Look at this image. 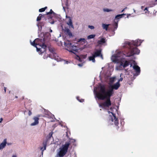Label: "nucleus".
I'll list each match as a JSON object with an SVG mask.
<instances>
[{
	"label": "nucleus",
	"mask_w": 157,
	"mask_h": 157,
	"mask_svg": "<svg viewBox=\"0 0 157 157\" xmlns=\"http://www.w3.org/2000/svg\"><path fill=\"white\" fill-rule=\"evenodd\" d=\"M123 53L121 51H117L116 54L112 56L111 59L113 62L117 63L116 69L118 70H120L122 67L124 68L130 65V67H132L133 63L134 65L133 66V68L135 71L136 75H139L140 73V67L137 65H136L135 62L134 60H131L130 61L124 60V56Z\"/></svg>",
	"instance_id": "nucleus-1"
},
{
	"label": "nucleus",
	"mask_w": 157,
	"mask_h": 157,
	"mask_svg": "<svg viewBox=\"0 0 157 157\" xmlns=\"http://www.w3.org/2000/svg\"><path fill=\"white\" fill-rule=\"evenodd\" d=\"M96 90L97 88H94V92L95 98L103 101L101 103H99V106L104 109L109 108L111 105L110 97L112 95L106 92V87L104 85L100 86L98 92Z\"/></svg>",
	"instance_id": "nucleus-2"
},
{
	"label": "nucleus",
	"mask_w": 157,
	"mask_h": 157,
	"mask_svg": "<svg viewBox=\"0 0 157 157\" xmlns=\"http://www.w3.org/2000/svg\"><path fill=\"white\" fill-rule=\"evenodd\" d=\"M46 36H48V38H50L51 36L50 34L48 33H45L43 34L44 36L43 39L36 38L33 42L30 41L31 44L36 47V51L40 54H41L45 51L47 46L45 44V40Z\"/></svg>",
	"instance_id": "nucleus-3"
},
{
	"label": "nucleus",
	"mask_w": 157,
	"mask_h": 157,
	"mask_svg": "<svg viewBox=\"0 0 157 157\" xmlns=\"http://www.w3.org/2000/svg\"><path fill=\"white\" fill-rule=\"evenodd\" d=\"M143 40L138 39L135 41L132 40L131 42L126 41L125 42L123 47L129 48V52L127 54L126 56L130 57L134 54L138 55L140 52V50L136 46L140 45L141 43Z\"/></svg>",
	"instance_id": "nucleus-4"
},
{
	"label": "nucleus",
	"mask_w": 157,
	"mask_h": 157,
	"mask_svg": "<svg viewBox=\"0 0 157 157\" xmlns=\"http://www.w3.org/2000/svg\"><path fill=\"white\" fill-rule=\"evenodd\" d=\"M69 141L66 142L64 144L60 147L58 151L57 154L55 157H63L67 153L69 147L71 142L74 143L75 142V139L69 138Z\"/></svg>",
	"instance_id": "nucleus-5"
},
{
	"label": "nucleus",
	"mask_w": 157,
	"mask_h": 157,
	"mask_svg": "<svg viewBox=\"0 0 157 157\" xmlns=\"http://www.w3.org/2000/svg\"><path fill=\"white\" fill-rule=\"evenodd\" d=\"M64 45L67 47V49L70 52H72L76 55V59L80 61H81L80 57L76 55V52L78 50V49L77 47L74 45H72V44L69 42H64Z\"/></svg>",
	"instance_id": "nucleus-6"
},
{
	"label": "nucleus",
	"mask_w": 157,
	"mask_h": 157,
	"mask_svg": "<svg viewBox=\"0 0 157 157\" xmlns=\"http://www.w3.org/2000/svg\"><path fill=\"white\" fill-rule=\"evenodd\" d=\"M109 114H111L109 115V117L108 123L110 125H115L117 126L118 124V120L115 115V114L113 113L112 112L110 111L108 112Z\"/></svg>",
	"instance_id": "nucleus-7"
},
{
	"label": "nucleus",
	"mask_w": 157,
	"mask_h": 157,
	"mask_svg": "<svg viewBox=\"0 0 157 157\" xmlns=\"http://www.w3.org/2000/svg\"><path fill=\"white\" fill-rule=\"evenodd\" d=\"M120 84L118 82H117L113 85L110 84L108 89L106 88V92L112 95L113 94V90H117L120 86Z\"/></svg>",
	"instance_id": "nucleus-8"
},
{
	"label": "nucleus",
	"mask_w": 157,
	"mask_h": 157,
	"mask_svg": "<svg viewBox=\"0 0 157 157\" xmlns=\"http://www.w3.org/2000/svg\"><path fill=\"white\" fill-rule=\"evenodd\" d=\"M49 51L51 53L49 55V57L52 59H54L58 62L60 61V58L58 56L57 54L55 52L53 48L48 47Z\"/></svg>",
	"instance_id": "nucleus-9"
},
{
	"label": "nucleus",
	"mask_w": 157,
	"mask_h": 157,
	"mask_svg": "<svg viewBox=\"0 0 157 157\" xmlns=\"http://www.w3.org/2000/svg\"><path fill=\"white\" fill-rule=\"evenodd\" d=\"M52 134L53 132H51L46 137V140H44L43 142V147H40V149L42 151V155L43 154V151H44L46 149V146L47 144V142L52 137Z\"/></svg>",
	"instance_id": "nucleus-10"
},
{
	"label": "nucleus",
	"mask_w": 157,
	"mask_h": 157,
	"mask_svg": "<svg viewBox=\"0 0 157 157\" xmlns=\"http://www.w3.org/2000/svg\"><path fill=\"white\" fill-rule=\"evenodd\" d=\"M101 49L96 50V51L94 52L93 55L96 57L98 56H100L102 59H103V57L102 55L101 54Z\"/></svg>",
	"instance_id": "nucleus-11"
},
{
	"label": "nucleus",
	"mask_w": 157,
	"mask_h": 157,
	"mask_svg": "<svg viewBox=\"0 0 157 157\" xmlns=\"http://www.w3.org/2000/svg\"><path fill=\"white\" fill-rule=\"evenodd\" d=\"M7 144V140L5 139L0 144V150H2L4 148Z\"/></svg>",
	"instance_id": "nucleus-12"
},
{
	"label": "nucleus",
	"mask_w": 157,
	"mask_h": 157,
	"mask_svg": "<svg viewBox=\"0 0 157 157\" xmlns=\"http://www.w3.org/2000/svg\"><path fill=\"white\" fill-rule=\"evenodd\" d=\"M34 122L32 123L30 125L31 126H35L38 124L39 118L37 117H34L33 118Z\"/></svg>",
	"instance_id": "nucleus-13"
},
{
	"label": "nucleus",
	"mask_w": 157,
	"mask_h": 157,
	"mask_svg": "<svg viewBox=\"0 0 157 157\" xmlns=\"http://www.w3.org/2000/svg\"><path fill=\"white\" fill-rule=\"evenodd\" d=\"M69 19L68 21L67 22V24L68 25L70 28H72L74 29V27L72 24V21L70 17H68Z\"/></svg>",
	"instance_id": "nucleus-14"
},
{
	"label": "nucleus",
	"mask_w": 157,
	"mask_h": 157,
	"mask_svg": "<svg viewBox=\"0 0 157 157\" xmlns=\"http://www.w3.org/2000/svg\"><path fill=\"white\" fill-rule=\"evenodd\" d=\"M65 32L70 37H71L72 36V34L71 32L70 31V29L68 28H65Z\"/></svg>",
	"instance_id": "nucleus-15"
},
{
	"label": "nucleus",
	"mask_w": 157,
	"mask_h": 157,
	"mask_svg": "<svg viewBox=\"0 0 157 157\" xmlns=\"http://www.w3.org/2000/svg\"><path fill=\"white\" fill-rule=\"evenodd\" d=\"M105 39L104 38H101L100 40L98 41V43L99 44H101L105 43Z\"/></svg>",
	"instance_id": "nucleus-16"
},
{
	"label": "nucleus",
	"mask_w": 157,
	"mask_h": 157,
	"mask_svg": "<svg viewBox=\"0 0 157 157\" xmlns=\"http://www.w3.org/2000/svg\"><path fill=\"white\" fill-rule=\"evenodd\" d=\"M110 25V24H106L103 23L102 24V26L103 29L107 31L108 30V28Z\"/></svg>",
	"instance_id": "nucleus-17"
},
{
	"label": "nucleus",
	"mask_w": 157,
	"mask_h": 157,
	"mask_svg": "<svg viewBox=\"0 0 157 157\" xmlns=\"http://www.w3.org/2000/svg\"><path fill=\"white\" fill-rule=\"evenodd\" d=\"M116 77L115 76L111 77L109 79V83L111 84H112L115 80Z\"/></svg>",
	"instance_id": "nucleus-18"
},
{
	"label": "nucleus",
	"mask_w": 157,
	"mask_h": 157,
	"mask_svg": "<svg viewBox=\"0 0 157 157\" xmlns=\"http://www.w3.org/2000/svg\"><path fill=\"white\" fill-rule=\"evenodd\" d=\"M44 24L43 23H41L40 24H38L37 26L38 28V31L40 32H41L42 29V27L43 26Z\"/></svg>",
	"instance_id": "nucleus-19"
},
{
	"label": "nucleus",
	"mask_w": 157,
	"mask_h": 157,
	"mask_svg": "<svg viewBox=\"0 0 157 157\" xmlns=\"http://www.w3.org/2000/svg\"><path fill=\"white\" fill-rule=\"evenodd\" d=\"M126 14L123 13L121 14H118L115 16V18L118 19L122 18L124 15H126Z\"/></svg>",
	"instance_id": "nucleus-20"
},
{
	"label": "nucleus",
	"mask_w": 157,
	"mask_h": 157,
	"mask_svg": "<svg viewBox=\"0 0 157 157\" xmlns=\"http://www.w3.org/2000/svg\"><path fill=\"white\" fill-rule=\"evenodd\" d=\"M95 58L94 56L93 55L92 56L89 57V59L90 61H92L94 63L95 62Z\"/></svg>",
	"instance_id": "nucleus-21"
},
{
	"label": "nucleus",
	"mask_w": 157,
	"mask_h": 157,
	"mask_svg": "<svg viewBox=\"0 0 157 157\" xmlns=\"http://www.w3.org/2000/svg\"><path fill=\"white\" fill-rule=\"evenodd\" d=\"M103 10L104 12H109L111 11H113L114 10L111 9H109L108 8H104L103 9Z\"/></svg>",
	"instance_id": "nucleus-22"
},
{
	"label": "nucleus",
	"mask_w": 157,
	"mask_h": 157,
	"mask_svg": "<svg viewBox=\"0 0 157 157\" xmlns=\"http://www.w3.org/2000/svg\"><path fill=\"white\" fill-rule=\"evenodd\" d=\"M95 36V35L91 34L88 36L87 37V38L88 40H89L91 39L94 38Z\"/></svg>",
	"instance_id": "nucleus-23"
},
{
	"label": "nucleus",
	"mask_w": 157,
	"mask_h": 157,
	"mask_svg": "<svg viewBox=\"0 0 157 157\" xmlns=\"http://www.w3.org/2000/svg\"><path fill=\"white\" fill-rule=\"evenodd\" d=\"M47 8V7H45L44 8H42L41 9H40L39 10V12H43Z\"/></svg>",
	"instance_id": "nucleus-24"
},
{
	"label": "nucleus",
	"mask_w": 157,
	"mask_h": 157,
	"mask_svg": "<svg viewBox=\"0 0 157 157\" xmlns=\"http://www.w3.org/2000/svg\"><path fill=\"white\" fill-rule=\"evenodd\" d=\"M42 15L41 14H39V16L37 17L36 19V21H40L41 19V17L42 16Z\"/></svg>",
	"instance_id": "nucleus-25"
},
{
	"label": "nucleus",
	"mask_w": 157,
	"mask_h": 157,
	"mask_svg": "<svg viewBox=\"0 0 157 157\" xmlns=\"http://www.w3.org/2000/svg\"><path fill=\"white\" fill-rule=\"evenodd\" d=\"M85 39L84 38H81L79 39L78 40V42H79L81 41L83 42L84 43H85Z\"/></svg>",
	"instance_id": "nucleus-26"
},
{
	"label": "nucleus",
	"mask_w": 157,
	"mask_h": 157,
	"mask_svg": "<svg viewBox=\"0 0 157 157\" xmlns=\"http://www.w3.org/2000/svg\"><path fill=\"white\" fill-rule=\"evenodd\" d=\"M114 30H116L117 28V27H118L117 23L116 22H115V23L114 24Z\"/></svg>",
	"instance_id": "nucleus-27"
},
{
	"label": "nucleus",
	"mask_w": 157,
	"mask_h": 157,
	"mask_svg": "<svg viewBox=\"0 0 157 157\" xmlns=\"http://www.w3.org/2000/svg\"><path fill=\"white\" fill-rule=\"evenodd\" d=\"M88 27L91 29H94V26L92 25H89L88 26Z\"/></svg>",
	"instance_id": "nucleus-28"
},
{
	"label": "nucleus",
	"mask_w": 157,
	"mask_h": 157,
	"mask_svg": "<svg viewBox=\"0 0 157 157\" xmlns=\"http://www.w3.org/2000/svg\"><path fill=\"white\" fill-rule=\"evenodd\" d=\"M79 97H77L76 98L80 102H82L84 100L82 99H81V100H80L79 99Z\"/></svg>",
	"instance_id": "nucleus-29"
},
{
	"label": "nucleus",
	"mask_w": 157,
	"mask_h": 157,
	"mask_svg": "<svg viewBox=\"0 0 157 157\" xmlns=\"http://www.w3.org/2000/svg\"><path fill=\"white\" fill-rule=\"evenodd\" d=\"M155 5V4L153 3L152 4H149L150 7H152Z\"/></svg>",
	"instance_id": "nucleus-30"
},
{
	"label": "nucleus",
	"mask_w": 157,
	"mask_h": 157,
	"mask_svg": "<svg viewBox=\"0 0 157 157\" xmlns=\"http://www.w3.org/2000/svg\"><path fill=\"white\" fill-rule=\"evenodd\" d=\"M53 13V11L52 10V9H51L50 11L49 12H48L47 13V14H51V13Z\"/></svg>",
	"instance_id": "nucleus-31"
},
{
	"label": "nucleus",
	"mask_w": 157,
	"mask_h": 157,
	"mask_svg": "<svg viewBox=\"0 0 157 157\" xmlns=\"http://www.w3.org/2000/svg\"><path fill=\"white\" fill-rule=\"evenodd\" d=\"M123 78H121L120 79H119L118 80V81L117 82H118L119 83L120 82L122 81L123 80Z\"/></svg>",
	"instance_id": "nucleus-32"
},
{
	"label": "nucleus",
	"mask_w": 157,
	"mask_h": 157,
	"mask_svg": "<svg viewBox=\"0 0 157 157\" xmlns=\"http://www.w3.org/2000/svg\"><path fill=\"white\" fill-rule=\"evenodd\" d=\"M28 113L29 116H30L32 114V113L30 110H29Z\"/></svg>",
	"instance_id": "nucleus-33"
},
{
	"label": "nucleus",
	"mask_w": 157,
	"mask_h": 157,
	"mask_svg": "<svg viewBox=\"0 0 157 157\" xmlns=\"http://www.w3.org/2000/svg\"><path fill=\"white\" fill-rule=\"evenodd\" d=\"M12 157H17V155L16 154H13Z\"/></svg>",
	"instance_id": "nucleus-34"
},
{
	"label": "nucleus",
	"mask_w": 157,
	"mask_h": 157,
	"mask_svg": "<svg viewBox=\"0 0 157 157\" xmlns=\"http://www.w3.org/2000/svg\"><path fill=\"white\" fill-rule=\"evenodd\" d=\"M144 11H145V10H146V11H147L148 12V13H149V11H148V8L147 7H146L145 8V9H144Z\"/></svg>",
	"instance_id": "nucleus-35"
},
{
	"label": "nucleus",
	"mask_w": 157,
	"mask_h": 157,
	"mask_svg": "<svg viewBox=\"0 0 157 157\" xmlns=\"http://www.w3.org/2000/svg\"><path fill=\"white\" fill-rule=\"evenodd\" d=\"M78 66L80 67H81L83 66V64H78Z\"/></svg>",
	"instance_id": "nucleus-36"
},
{
	"label": "nucleus",
	"mask_w": 157,
	"mask_h": 157,
	"mask_svg": "<svg viewBox=\"0 0 157 157\" xmlns=\"http://www.w3.org/2000/svg\"><path fill=\"white\" fill-rule=\"evenodd\" d=\"M127 7H125L123 10H122L121 11V13L123 12L124 10H126L127 9Z\"/></svg>",
	"instance_id": "nucleus-37"
},
{
	"label": "nucleus",
	"mask_w": 157,
	"mask_h": 157,
	"mask_svg": "<svg viewBox=\"0 0 157 157\" xmlns=\"http://www.w3.org/2000/svg\"><path fill=\"white\" fill-rule=\"evenodd\" d=\"M66 136L68 138H69V136L68 135V134H67V132H66Z\"/></svg>",
	"instance_id": "nucleus-38"
},
{
	"label": "nucleus",
	"mask_w": 157,
	"mask_h": 157,
	"mask_svg": "<svg viewBox=\"0 0 157 157\" xmlns=\"http://www.w3.org/2000/svg\"><path fill=\"white\" fill-rule=\"evenodd\" d=\"M6 87H4V90L5 91V92L6 93Z\"/></svg>",
	"instance_id": "nucleus-39"
},
{
	"label": "nucleus",
	"mask_w": 157,
	"mask_h": 157,
	"mask_svg": "<svg viewBox=\"0 0 157 157\" xmlns=\"http://www.w3.org/2000/svg\"><path fill=\"white\" fill-rule=\"evenodd\" d=\"M130 15H131V14H127V17L128 18V17H129V16H130Z\"/></svg>",
	"instance_id": "nucleus-40"
},
{
	"label": "nucleus",
	"mask_w": 157,
	"mask_h": 157,
	"mask_svg": "<svg viewBox=\"0 0 157 157\" xmlns=\"http://www.w3.org/2000/svg\"><path fill=\"white\" fill-rule=\"evenodd\" d=\"M47 57H48V56H43V58H44V59H46L47 58Z\"/></svg>",
	"instance_id": "nucleus-41"
},
{
	"label": "nucleus",
	"mask_w": 157,
	"mask_h": 157,
	"mask_svg": "<svg viewBox=\"0 0 157 157\" xmlns=\"http://www.w3.org/2000/svg\"><path fill=\"white\" fill-rule=\"evenodd\" d=\"M3 119L2 118H1L0 119V123H1L2 122V121Z\"/></svg>",
	"instance_id": "nucleus-42"
},
{
	"label": "nucleus",
	"mask_w": 157,
	"mask_h": 157,
	"mask_svg": "<svg viewBox=\"0 0 157 157\" xmlns=\"http://www.w3.org/2000/svg\"><path fill=\"white\" fill-rule=\"evenodd\" d=\"M11 144V143H7V145H10Z\"/></svg>",
	"instance_id": "nucleus-43"
},
{
	"label": "nucleus",
	"mask_w": 157,
	"mask_h": 157,
	"mask_svg": "<svg viewBox=\"0 0 157 157\" xmlns=\"http://www.w3.org/2000/svg\"><path fill=\"white\" fill-rule=\"evenodd\" d=\"M49 31H50V32L52 33V29H50Z\"/></svg>",
	"instance_id": "nucleus-44"
},
{
	"label": "nucleus",
	"mask_w": 157,
	"mask_h": 157,
	"mask_svg": "<svg viewBox=\"0 0 157 157\" xmlns=\"http://www.w3.org/2000/svg\"><path fill=\"white\" fill-rule=\"evenodd\" d=\"M26 111H25L24 112V114H26Z\"/></svg>",
	"instance_id": "nucleus-45"
},
{
	"label": "nucleus",
	"mask_w": 157,
	"mask_h": 157,
	"mask_svg": "<svg viewBox=\"0 0 157 157\" xmlns=\"http://www.w3.org/2000/svg\"><path fill=\"white\" fill-rule=\"evenodd\" d=\"M133 10L134 12V13H135V12H136V10H135L134 9H133Z\"/></svg>",
	"instance_id": "nucleus-46"
},
{
	"label": "nucleus",
	"mask_w": 157,
	"mask_h": 157,
	"mask_svg": "<svg viewBox=\"0 0 157 157\" xmlns=\"http://www.w3.org/2000/svg\"><path fill=\"white\" fill-rule=\"evenodd\" d=\"M122 75V74L121 73V74H120V77H121V75Z\"/></svg>",
	"instance_id": "nucleus-47"
},
{
	"label": "nucleus",
	"mask_w": 157,
	"mask_h": 157,
	"mask_svg": "<svg viewBox=\"0 0 157 157\" xmlns=\"http://www.w3.org/2000/svg\"><path fill=\"white\" fill-rule=\"evenodd\" d=\"M155 2H157V0H155ZM157 4V2L155 4Z\"/></svg>",
	"instance_id": "nucleus-48"
},
{
	"label": "nucleus",
	"mask_w": 157,
	"mask_h": 157,
	"mask_svg": "<svg viewBox=\"0 0 157 157\" xmlns=\"http://www.w3.org/2000/svg\"><path fill=\"white\" fill-rule=\"evenodd\" d=\"M68 17H69L68 16H67V15L66 16V17L67 18H68Z\"/></svg>",
	"instance_id": "nucleus-49"
},
{
	"label": "nucleus",
	"mask_w": 157,
	"mask_h": 157,
	"mask_svg": "<svg viewBox=\"0 0 157 157\" xmlns=\"http://www.w3.org/2000/svg\"><path fill=\"white\" fill-rule=\"evenodd\" d=\"M143 7H144V6H142L141 7V9H142L143 8Z\"/></svg>",
	"instance_id": "nucleus-50"
},
{
	"label": "nucleus",
	"mask_w": 157,
	"mask_h": 157,
	"mask_svg": "<svg viewBox=\"0 0 157 157\" xmlns=\"http://www.w3.org/2000/svg\"><path fill=\"white\" fill-rule=\"evenodd\" d=\"M54 22H52V24H54Z\"/></svg>",
	"instance_id": "nucleus-51"
}]
</instances>
